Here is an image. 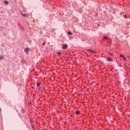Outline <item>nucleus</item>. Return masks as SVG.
Returning <instances> with one entry per match:
<instances>
[{
    "instance_id": "f257e3e1",
    "label": "nucleus",
    "mask_w": 130,
    "mask_h": 130,
    "mask_svg": "<svg viewBox=\"0 0 130 130\" xmlns=\"http://www.w3.org/2000/svg\"><path fill=\"white\" fill-rule=\"evenodd\" d=\"M62 49H67L68 48V45L63 44L62 45Z\"/></svg>"
},
{
    "instance_id": "f03ea898",
    "label": "nucleus",
    "mask_w": 130,
    "mask_h": 130,
    "mask_svg": "<svg viewBox=\"0 0 130 130\" xmlns=\"http://www.w3.org/2000/svg\"><path fill=\"white\" fill-rule=\"evenodd\" d=\"M22 16H23V17H26V18H28V17H29V15H28V14H23L22 13V12H20Z\"/></svg>"
},
{
    "instance_id": "7ed1b4c3",
    "label": "nucleus",
    "mask_w": 130,
    "mask_h": 130,
    "mask_svg": "<svg viewBox=\"0 0 130 130\" xmlns=\"http://www.w3.org/2000/svg\"><path fill=\"white\" fill-rule=\"evenodd\" d=\"M87 51H89V52H94V53H96V51H93L91 49H87Z\"/></svg>"
},
{
    "instance_id": "20e7f679",
    "label": "nucleus",
    "mask_w": 130,
    "mask_h": 130,
    "mask_svg": "<svg viewBox=\"0 0 130 130\" xmlns=\"http://www.w3.org/2000/svg\"><path fill=\"white\" fill-rule=\"evenodd\" d=\"M120 57H122V58H123V59H124V60H126V58L125 57H124V56H123V55L121 54Z\"/></svg>"
},
{
    "instance_id": "39448f33",
    "label": "nucleus",
    "mask_w": 130,
    "mask_h": 130,
    "mask_svg": "<svg viewBox=\"0 0 130 130\" xmlns=\"http://www.w3.org/2000/svg\"><path fill=\"white\" fill-rule=\"evenodd\" d=\"M28 51H29V48H27L24 49V52H25L26 53H28Z\"/></svg>"
},
{
    "instance_id": "423d86ee",
    "label": "nucleus",
    "mask_w": 130,
    "mask_h": 130,
    "mask_svg": "<svg viewBox=\"0 0 130 130\" xmlns=\"http://www.w3.org/2000/svg\"><path fill=\"white\" fill-rule=\"evenodd\" d=\"M67 34H69V35H73V33L71 32V31L67 32Z\"/></svg>"
},
{
    "instance_id": "0eeeda50",
    "label": "nucleus",
    "mask_w": 130,
    "mask_h": 130,
    "mask_svg": "<svg viewBox=\"0 0 130 130\" xmlns=\"http://www.w3.org/2000/svg\"><path fill=\"white\" fill-rule=\"evenodd\" d=\"M4 4L5 5H9V2H8V1H4Z\"/></svg>"
},
{
    "instance_id": "6e6552de",
    "label": "nucleus",
    "mask_w": 130,
    "mask_h": 130,
    "mask_svg": "<svg viewBox=\"0 0 130 130\" xmlns=\"http://www.w3.org/2000/svg\"><path fill=\"white\" fill-rule=\"evenodd\" d=\"M108 59V60H109V61H112V59L111 58V57H109Z\"/></svg>"
},
{
    "instance_id": "1a4fd4ad",
    "label": "nucleus",
    "mask_w": 130,
    "mask_h": 130,
    "mask_svg": "<svg viewBox=\"0 0 130 130\" xmlns=\"http://www.w3.org/2000/svg\"><path fill=\"white\" fill-rule=\"evenodd\" d=\"M104 39H106V40H108V37H106V36H104Z\"/></svg>"
},
{
    "instance_id": "9d476101",
    "label": "nucleus",
    "mask_w": 130,
    "mask_h": 130,
    "mask_svg": "<svg viewBox=\"0 0 130 130\" xmlns=\"http://www.w3.org/2000/svg\"><path fill=\"white\" fill-rule=\"evenodd\" d=\"M0 59H4V56L3 55H1L0 56Z\"/></svg>"
},
{
    "instance_id": "9b49d317",
    "label": "nucleus",
    "mask_w": 130,
    "mask_h": 130,
    "mask_svg": "<svg viewBox=\"0 0 130 130\" xmlns=\"http://www.w3.org/2000/svg\"><path fill=\"white\" fill-rule=\"evenodd\" d=\"M76 114H80V112L77 111L76 112Z\"/></svg>"
},
{
    "instance_id": "f8f14e48",
    "label": "nucleus",
    "mask_w": 130,
    "mask_h": 130,
    "mask_svg": "<svg viewBox=\"0 0 130 130\" xmlns=\"http://www.w3.org/2000/svg\"><path fill=\"white\" fill-rule=\"evenodd\" d=\"M37 86H38V87H39V86H40V83H38L37 84Z\"/></svg>"
},
{
    "instance_id": "ddd939ff",
    "label": "nucleus",
    "mask_w": 130,
    "mask_h": 130,
    "mask_svg": "<svg viewBox=\"0 0 130 130\" xmlns=\"http://www.w3.org/2000/svg\"><path fill=\"white\" fill-rule=\"evenodd\" d=\"M57 54H59V55H60L61 54V53H60V52H58Z\"/></svg>"
},
{
    "instance_id": "4468645a",
    "label": "nucleus",
    "mask_w": 130,
    "mask_h": 130,
    "mask_svg": "<svg viewBox=\"0 0 130 130\" xmlns=\"http://www.w3.org/2000/svg\"><path fill=\"white\" fill-rule=\"evenodd\" d=\"M45 42H44L43 44H42V45H45Z\"/></svg>"
},
{
    "instance_id": "2eb2a0df",
    "label": "nucleus",
    "mask_w": 130,
    "mask_h": 130,
    "mask_svg": "<svg viewBox=\"0 0 130 130\" xmlns=\"http://www.w3.org/2000/svg\"><path fill=\"white\" fill-rule=\"evenodd\" d=\"M110 55H113V54H110Z\"/></svg>"
}]
</instances>
